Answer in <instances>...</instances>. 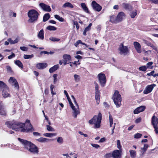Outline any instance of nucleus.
Wrapping results in <instances>:
<instances>
[{"instance_id":"0eeeda50","label":"nucleus","mask_w":158,"mask_h":158,"mask_svg":"<svg viewBox=\"0 0 158 158\" xmlns=\"http://www.w3.org/2000/svg\"><path fill=\"white\" fill-rule=\"evenodd\" d=\"M98 76L101 86L102 87H104L106 82L105 74L102 73H100L98 75Z\"/></svg>"},{"instance_id":"338daca9","label":"nucleus","mask_w":158,"mask_h":158,"mask_svg":"<svg viewBox=\"0 0 158 158\" xmlns=\"http://www.w3.org/2000/svg\"><path fill=\"white\" fill-rule=\"evenodd\" d=\"M150 47L151 48H152L153 49L155 50L156 51H157V48L156 46H155L153 44H152V45L150 46Z\"/></svg>"},{"instance_id":"c9c22d12","label":"nucleus","mask_w":158,"mask_h":158,"mask_svg":"<svg viewBox=\"0 0 158 158\" xmlns=\"http://www.w3.org/2000/svg\"><path fill=\"white\" fill-rule=\"evenodd\" d=\"M109 113V121H110V126L111 127H112V124L113 123V118L112 116Z\"/></svg>"},{"instance_id":"de8ad7c7","label":"nucleus","mask_w":158,"mask_h":158,"mask_svg":"<svg viewBox=\"0 0 158 158\" xmlns=\"http://www.w3.org/2000/svg\"><path fill=\"white\" fill-rule=\"evenodd\" d=\"M148 145L147 144H145L144 145V147L143 148H141V150L144 152L146 151L147 149L148 148Z\"/></svg>"},{"instance_id":"4be33fe9","label":"nucleus","mask_w":158,"mask_h":158,"mask_svg":"<svg viewBox=\"0 0 158 158\" xmlns=\"http://www.w3.org/2000/svg\"><path fill=\"white\" fill-rule=\"evenodd\" d=\"M9 92V88H7L2 90V95L4 98L10 97Z\"/></svg>"},{"instance_id":"c03bdc74","label":"nucleus","mask_w":158,"mask_h":158,"mask_svg":"<svg viewBox=\"0 0 158 158\" xmlns=\"http://www.w3.org/2000/svg\"><path fill=\"white\" fill-rule=\"evenodd\" d=\"M117 147L119 149V150H122V146L121 145L120 141L119 140H118L117 141Z\"/></svg>"},{"instance_id":"8fccbe9b","label":"nucleus","mask_w":158,"mask_h":158,"mask_svg":"<svg viewBox=\"0 0 158 158\" xmlns=\"http://www.w3.org/2000/svg\"><path fill=\"white\" fill-rule=\"evenodd\" d=\"M47 129L49 131H54V129L49 125H47Z\"/></svg>"},{"instance_id":"13d9d810","label":"nucleus","mask_w":158,"mask_h":158,"mask_svg":"<svg viewBox=\"0 0 158 158\" xmlns=\"http://www.w3.org/2000/svg\"><path fill=\"white\" fill-rule=\"evenodd\" d=\"M91 145L92 147L97 149H98V148L100 147V145L98 144L91 143Z\"/></svg>"},{"instance_id":"6ab92c4d","label":"nucleus","mask_w":158,"mask_h":158,"mask_svg":"<svg viewBox=\"0 0 158 158\" xmlns=\"http://www.w3.org/2000/svg\"><path fill=\"white\" fill-rule=\"evenodd\" d=\"M9 81L11 83H14V85L15 87L19 89V85L16 79L14 77H10L9 80Z\"/></svg>"},{"instance_id":"c85d7f7f","label":"nucleus","mask_w":158,"mask_h":158,"mask_svg":"<svg viewBox=\"0 0 158 158\" xmlns=\"http://www.w3.org/2000/svg\"><path fill=\"white\" fill-rule=\"evenodd\" d=\"M8 88L6 84L2 81H0V90H3Z\"/></svg>"},{"instance_id":"09e8293b","label":"nucleus","mask_w":158,"mask_h":158,"mask_svg":"<svg viewBox=\"0 0 158 158\" xmlns=\"http://www.w3.org/2000/svg\"><path fill=\"white\" fill-rule=\"evenodd\" d=\"M49 40L53 42L59 41L60 40V39L59 38H56L54 37H51L49 38Z\"/></svg>"},{"instance_id":"69168bd1","label":"nucleus","mask_w":158,"mask_h":158,"mask_svg":"<svg viewBox=\"0 0 158 158\" xmlns=\"http://www.w3.org/2000/svg\"><path fill=\"white\" fill-rule=\"evenodd\" d=\"M141 120V118L140 117H139L137 119H136L135 120V122L136 123H140Z\"/></svg>"},{"instance_id":"a19ab883","label":"nucleus","mask_w":158,"mask_h":158,"mask_svg":"<svg viewBox=\"0 0 158 158\" xmlns=\"http://www.w3.org/2000/svg\"><path fill=\"white\" fill-rule=\"evenodd\" d=\"M55 18L60 22H63L64 21V19L60 17L58 15H54Z\"/></svg>"},{"instance_id":"58836bf2","label":"nucleus","mask_w":158,"mask_h":158,"mask_svg":"<svg viewBox=\"0 0 158 158\" xmlns=\"http://www.w3.org/2000/svg\"><path fill=\"white\" fill-rule=\"evenodd\" d=\"M47 29L50 31H55L56 30V28L53 26H49L47 27Z\"/></svg>"},{"instance_id":"e2e57ef3","label":"nucleus","mask_w":158,"mask_h":158,"mask_svg":"<svg viewBox=\"0 0 158 158\" xmlns=\"http://www.w3.org/2000/svg\"><path fill=\"white\" fill-rule=\"evenodd\" d=\"M153 64V63L152 61H151L148 62L147 64V66L146 67L147 68H148L151 65H152Z\"/></svg>"},{"instance_id":"9b49d317","label":"nucleus","mask_w":158,"mask_h":158,"mask_svg":"<svg viewBox=\"0 0 158 158\" xmlns=\"http://www.w3.org/2000/svg\"><path fill=\"white\" fill-rule=\"evenodd\" d=\"M91 6L93 9L95 11L99 12L102 9V7L96 1H93L91 3Z\"/></svg>"},{"instance_id":"b1692460","label":"nucleus","mask_w":158,"mask_h":158,"mask_svg":"<svg viewBox=\"0 0 158 158\" xmlns=\"http://www.w3.org/2000/svg\"><path fill=\"white\" fill-rule=\"evenodd\" d=\"M92 25V23H90L89 24L88 26L85 29L83 32V35L85 36L87 35L86 32L89 31L90 30L91 28V27Z\"/></svg>"},{"instance_id":"5701e85b","label":"nucleus","mask_w":158,"mask_h":158,"mask_svg":"<svg viewBox=\"0 0 158 158\" xmlns=\"http://www.w3.org/2000/svg\"><path fill=\"white\" fill-rule=\"evenodd\" d=\"M59 68V65L58 64L55 65L49 69V71L50 73H53L56 71Z\"/></svg>"},{"instance_id":"bf43d9fd","label":"nucleus","mask_w":158,"mask_h":158,"mask_svg":"<svg viewBox=\"0 0 158 158\" xmlns=\"http://www.w3.org/2000/svg\"><path fill=\"white\" fill-rule=\"evenodd\" d=\"M82 42L81 40H79L77 41L74 44L75 46L77 47L78 46V45L81 44H82Z\"/></svg>"},{"instance_id":"cd10ccee","label":"nucleus","mask_w":158,"mask_h":158,"mask_svg":"<svg viewBox=\"0 0 158 158\" xmlns=\"http://www.w3.org/2000/svg\"><path fill=\"white\" fill-rule=\"evenodd\" d=\"M14 63L15 64L18 66L19 67L22 69L23 68V66L22 63L19 60H14Z\"/></svg>"},{"instance_id":"7c9ffc66","label":"nucleus","mask_w":158,"mask_h":158,"mask_svg":"<svg viewBox=\"0 0 158 158\" xmlns=\"http://www.w3.org/2000/svg\"><path fill=\"white\" fill-rule=\"evenodd\" d=\"M129 152L130 156L131 158H134L136 156V153L135 151L132 150H130Z\"/></svg>"},{"instance_id":"423d86ee","label":"nucleus","mask_w":158,"mask_h":158,"mask_svg":"<svg viewBox=\"0 0 158 158\" xmlns=\"http://www.w3.org/2000/svg\"><path fill=\"white\" fill-rule=\"evenodd\" d=\"M151 124L154 128V131L156 134H158V118L154 114L151 119Z\"/></svg>"},{"instance_id":"37998d69","label":"nucleus","mask_w":158,"mask_h":158,"mask_svg":"<svg viewBox=\"0 0 158 158\" xmlns=\"http://www.w3.org/2000/svg\"><path fill=\"white\" fill-rule=\"evenodd\" d=\"M50 89L51 90V93L52 94V96L56 94V93L54 92L53 91V89H54V85L52 84L50 86Z\"/></svg>"},{"instance_id":"4c0bfd02","label":"nucleus","mask_w":158,"mask_h":158,"mask_svg":"<svg viewBox=\"0 0 158 158\" xmlns=\"http://www.w3.org/2000/svg\"><path fill=\"white\" fill-rule=\"evenodd\" d=\"M37 141L40 142H46L47 140L48 139L47 138L43 137H40L36 140Z\"/></svg>"},{"instance_id":"20e7f679","label":"nucleus","mask_w":158,"mask_h":158,"mask_svg":"<svg viewBox=\"0 0 158 158\" xmlns=\"http://www.w3.org/2000/svg\"><path fill=\"white\" fill-rule=\"evenodd\" d=\"M102 119V114L99 112L97 115H94L93 118L89 120V123L91 124H94V128H98L100 127Z\"/></svg>"},{"instance_id":"79ce46f5","label":"nucleus","mask_w":158,"mask_h":158,"mask_svg":"<svg viewBox=\"0 0 158 158\" xmlns=\"http://www.w3.org/2000/svg\"><path fill=\"white\" fill-rule=\"evenodd\" d=\"M33 56L34 55L33 54L31 55L24 54L23 56V58L25 59H28L32 58Z\"/></svg>"},{"instance_id":"2eb2a0df","label":"nucleus","mask_w":158,"mask_h":158,"mask_svg":"<svg viewBox=\"0 0 158 158\" xmlns=\"http://www.w3.org/2000/svg\"><path fill=\"white\" fill-rule=\"evenodd\" d=\"M39 6L44 11L48 12H50L51 11L50 6L43 3H40L39 4Z\"/></svg>"},{"instance_id":"aec40b11","label":"nucleus","mask_w":158,"mask_h":158,"mask_svg":"<svg viewBox=\"0 0 158 158\" xmlns=\"http://www.w3.org/2000/svg\"><path fill=\"white\" fill-rule=\"evenodd\" d=\"M125 16V15L124 13L123 12H119L116 16L118 23L122 21L123 20V17Z\"/></svg>"},{"instance_id":"49530a36","label":"nucleus","mask_w":158,"mask_h":158,"mask_svg":"<svg viewBox=\"0 0 158 158\" xmlns=\"http://www.w3.org/2000/svg\"><path fill=\"white\" fill-rule=\"evenodd\" d=\"M147 69V68L145 66H142L140 67L139 68V69L140 71H142L143 72L145 71Z\"/></svg>"},{"instance_id":"ea45409f","label":"nucleus","mask_w":158,"mask_h":158,"mask_svg":"<svg viewBox=\"0 0 158 158\" xmlns=\"http://www.w3.org/2000/svg\"><path fill=\"white\" fill-rule=\"evenodd\" d=\"M74 80L76 82H78L80 81V78L79 75L75 74L74 75Z\"/></svg>"},{"instance_id":"2f4dec72","label":"nucleus","mask_w":158,"mask_h":158,"mask_svg":"<svg viewBox=\"0 0 158 158\" xmlns=\"http://www.w3.org/2000/svg\"><path fill=\"white\" fill-rule=\"evenodd\" d=\"M50 15L49 13L45 14L43 16V21L45 22L47 21L50 18Z\"/></svg>"},{"instance_id":"39448f33","label":"nucleus","mask_w":158,"mask_h":158,"mask_svg":"<svg viewBox=\"0 0 158 158\" xmlns=\"http://www.w3.org/2000/svg\"><path fill=\"white\" fill-rule=\"evenodd\" d=\"M112 99L117 107H120L121 105L122 98L121 95L117 90H115L112 97Z\"/></svg>"},{"instance_id":"6e6552de","label":"nucleus","mask_w":158,"mask_h":158,"mask_svg":"<svg viewBox=\"0 0 158 158\" xmlns=\"http://www.w3.org/2000/svg\"><path fill=\"white\" fill-rule=\"evenodd\" d=\"M94 83L95 89V99L97 103L99 104L100 98V92L99 90V87L98 84L96 82H94Z\"/></svg>"},{"instance_id":"4468645a","label":"nucleus","mask_w":158,"mask_h":158,"mask_svg":"<svg viewBox=\"0 0 158 158\" xmlns=\"http://www.w3.org/2000/svg\"><path fill=\"white\" fill-rule=\"evenodd\" d=\"M119 50L120 52L122 53H124L125 55L129 52V50L127 46H124L123 43H122L120 45L119 48Z\"/></svg>"},{"instance_id":"680f3d73","label":"nucleus","mask_w":158,"mask_h":158,"mask_svg":"<svg viewBox=\"0 0 158 158\" xmlns=\"http://www.w3.org/2000/svg\"><path fill=\"white\" fill-rule=\"evenodd\" d=\"M15 53L13 52H12L11 55H9L8 56V58L9 59H11L15 57Z\"/></svg>"},{"instance_id":"4d7b16f0","label":"nucleus","mask_w":158,"mask_h":158,"mask_svg":"<svg viewBox=\"0 0 158 158\" xmlns=\"http://www.w3.org/2000/svg\"><path fill=\"white\" fill-rule=\"evenodd\" d=\"M142 136V135L140 133H137L135 134L134 135V137L136 139H138L141 137Z\"/></svg>"},{"instance_id":"6e6d98bb","label":"nucleus","mask_w":158,"mask_h":158,"mask_svg":"<svg viewBox=\"0 0 158 158\" xmlns=\"http://www.w3.org/2000/svg\"><path fill=\"white\" fill-rule=\"evenodd\" d=\"M6 69L8 72L10 73H11L12 72V69L10 66H7L6 67Z\"/></svg>"},{"instance_id":"bb28decb","label":"nucleus","mask_w":158,"mask_h":158,"mask_svg":"<svg viewBox=\"0 0 158 158\" xmlns=\"http://www.w3.org/2000/svg\"><path fill=\"white\" fill-rule=\"evenodd\" d=\"M123 8L126 10H131L132 9V6L131 5L128 3H123Z\"/></svg>"},{"instance_id":"e433bc0d","label":"nucleus","mask_w":158,"mask_h":158,"mask_svg":"<svg viewBox=\"0 0 158 158\" xmlns=\"http://www.w3.org/2000/svg\"><path fill=\"white\" fill-rule=\"evenodd\" d=\"M130 16L132 18H134L137 15V10H135L134 11H132L130 13Z\"/></svg>"},{"instance_id":"a878e982","label":"nucleus","mask_w":158,"mask_h":158,"mask_svg":"<svg viewBox=\"0 0 158 158\" xmlns=\"http://www.w3.org/2000/svg\"><path fill=\"white\" fill-rule=\"evenodd\" d=\"M110 21L113 23H118L117 17L115 15H112L110 16Z\"/></svg>"},{"instance_id":"f704fd0d","label":"nucleus","mask_w":158,"mask_h":158,"mask_svg":"<svg viewBox=\"0 0 158 158\" xmlns=\"http://www.w3.org/2000/svg\"><path fill=\"white\" fill-rule=\"evenodd\" d=\"M56 134L55 133H46L44 134V135L46 137H51L56 135Z\"/></svg>"},{"instance_id":"f257e3e1","label":"nucleus","mask_w":158,"mask_h":158,"mask_svg":"<svg viewBox=\"0 0 158 158\" xmlns=\"http://www.w3.org/2000/svg\"><path fill=\"white\" fill-rule=\"evenodd\" d=\"M6 124L8 127L13 130L16 131H19L23 132L28 133L34 131L30 120L28 119H27L24 123L13 120L12 121H6Z\"/></svg>"},{"instance_id":"f03ea898","label":"nucleus","mask_w":158,"mask_h":158,"mask_svg":"<svg viewBox=\"0 0 158 158\" xmlns=\"http://www.w3.org/2000/svg\"><path fill=\"white\" fill-rule=\"evenodd\" d=\"M18 140L23 145L24 148L28 150L34 154H38L39 152L38 147L35 144L26 140L18 138Z\"/></svg>"},{"instance_id":"864d4df0","label":"nucleus","mask_w":158,"mask_h":158,"mask_svg":"<svg viewBox=\"0 0 158 158\" xmlns=\"http://www.w3.org/2000/svg\"><path fill=\"white\" fill-rule=\"evenodd\" d=\"M73 24L74 25L76 26V28L77 30H78L79 28V26L78 23L77 21H74Z\"/></svg>"},{"instance_id":"f3484780","label":"nucleus","mask_w":158,"mask_h":158,"mask_svg":"<svg viewBox=\"0 0 158 158\" xmlns=\"http://www.w3.org/2000/svg\"><path fill=\"white\" fill-rule=\"evenodd\" d=\"M135 49L138 53L141 52V46L140 44L137 42H134L133 43Z\"/></svg>"},{"instance_id":"5fc2aeb1","label":"nucleus","mask_w":158,"mask_h":158,"mask_svg":"<svg viewBox=\"0 0 158 158\" xmlns=\"http://www.w3.org/2000/svg\"><path fill=\"white\" fill-rule=\"evenodd\" d=\"M57 141L58 143L61 144L63 143V140L61 137H59L57 139Z\"/></svg>"},{"instance_id":"393cba45","label":"nucleus","mask_w":158,"mask_h":158,"mask_svg":"<svg viewBox=\"0 0 158 158\" xmlns=\"http://www.w3.org/2000/svg\"><path fill=\"white\" fill-rule=\"evenodd\" d=\"M81 7L85 12L87 13L90 14L89 11L85 3H82L81 4Z\"/></svg>"},{"instance_id":"603ef678","label":"nucleus","mask_w":158,"mask_h":158,"mask_svg":"<svg viewBox=\"0 0 158 158\" xmlns=\"http://www.w3.org/2000/svg\"><path fill=\"white\" fill-rule=\"evenodd\" d=\"M143 41L145 44H146L147 45L150 47L151 45H152V44L151 42L146 40H144Z\"/></svg>"},{"instance_id":"72a5a7b5","label":"nucleus","mask_w":158,"mask_h":158,"mask_svg":"<svg viewBox=\"0 0 158 158\" xmlns=\"http://www.w3.org/2000/svg\"><path fill=\"white\" fill-rule=\"evenodd\" d=\"M63 7H68L70 8H73V5L72 4H71L69 2L65 3L63 5Z\"/></svg>"},{"instance_id":"a211bd4d","label":"nucleus","mask_w":158,"mask_h":158,"mask_svg":"<svg viewBox=\"0 0 158 158\" xmlns=\"http://www.w3.org/2000/svg\"><path fill=\"white\" fill-rule=\"evenodd\" d=\"M48 64L46 63H41L37 64L36 67L39 69H43L47 67Z\"/></svg>"},{"instance_id":"412c9836","label":"nucleus","mask_w":158,"mask_h":158,"mask_svg":"<svg viewBox=\"0 0 158 158\" xmlns=\"http://www.w3.org/2000/svg\"><path fill=\"white\" fill-rule=\"evenodd\" d=\"M69 104L71 107L74 111V117L75 118H76L77 114L79 113V111L77 110L76 108H75V106H74L72 102L69 103Z\"/></svg>"},{"instance_id":"473e14b6","label":"nucleus","mask_w":158,"mask_h":158,"mask_svg":"<svg viewBox=\"0 0 158 158\" xmlns=\"http://www.w3.org/2000/svg\"><path fill=\"white\" fill-rule=\"evenodd\" d=\"M19 39L17 38L14 41L12 40L11 38H9L8 39V41L11 44H14L17 43L19 41Z\"/></svg>"},{"instance_id":"c756f323","label":"nucleus","mask_w":158,"mask_h":158,"mask_svg":"<svg viewBox=\"0 0 158 158\" xmlns=\"http://www.w3.org/2000/svg\"><path fill=\"white\" fill-rule=\"evenodd\" d=\"M38 37L39 39L41 40H43L44 38V31L43 29H41L39 32Z\"/></svg>"},{"instance_id":"dca6fc26","label":"nucleus","mask_w":158,"mask_h":158,"mask_svg":"<svg viewBox=\"0 0 158 158\" xmlns=\"http://www.w3.org/2000/svg\"><path fill=\"white\" fill-rule=\"evenodd\" d=\"M146 109L145 106H142L136 108L134 111V114H138L140 112L144 111Z\"/></svg>"},{"instance_id":"a18cd8bd","label":"nucleus","mask_w":158,"mask_h":158,"mask_svg":"<svg viewBox=\"0 0 158 158\" xmlns=\"http://www.w3.org/2000/svg\"><path fill=\"white\" fill-rule=\"evenodd\" d=\"M112 153H106L104 155V157L105 158H110L111 157H112Z\"/></svg>"},{"instance_id":"1a4fd4ad","label":"nucleus","mask_w":158,"mask_h":158,"mask_svg":"<svg viewBox=\"0 0 158 158\" xmlns=\"http://www.w3.org/2000/svg\"><path fill=\"white\" fill-rule=\"evenodd\" d=\"M156 86V85L155 84L148 85L143 90V93L144 94H148L150 93Z\"/></svg>"},{"instance_id":"7ed1b4c3","label":"nucleus","mask_w":158,"mask_h":158,"mask_svg":"<svg viewBox=\"0 0 158 158\" xmlns=\"http://www.w3.org/2000/svg\"><path fill=\"white\" fill-rule=\"evenodd\" d=\"M39 14L35 10L31 9L27 13V15L29 18L28 21L30 23H34L36 22L38 19Z\"/></svg>"},{"instance_id":"3c124183","label":"nucleus","mask_w":158,"mask_h":158,"mask_svg":"<svg viewBox=\"0 0 158 158\" xmlns=\"http://www.w3.org/2000/svg\"><path fill=\"white\" fill-rule=\"evenodd\" d=\"M58 75L57 74H55L53 75V77L54 78L53 83L54 84H56V82L57 81V77Z\"/></svg>"},{"instance_id":"774afa93","label":"nucleus","mask_w":158,"mask_h":158,"mask_svg":"<svg viewBox=\"0 0 158 158\" xmlns=\"http://www.w3.org/2000/svg\"><path fill=\"white\" fill-rule=\"evenodd\" d=\"M106 140V139L105 138L103 137L99 141V143H102L105 142Z\"/></svg>"},{"instance_id":"f8f14e48","label":"nucleus","mask_w":158,"mask_h":158,"mask_svg":"<svg viewBox=\"0 0 158 158\" xmlns=\"http://www.w3.org/2000/svg\"><path fill=\"white\" fill-rule=\"evenodd\" d=\"M122 153V151L121 150H115L112 152V158H121Z\"/></svg>"},{"instance_id":"052dcab7","label":"nucleus","mask_w":158,"mask_h":158,"mask_svg":"<svg viewBox=\"0 0 158 158\" xmlns=\"http://www.w3.org/2000/svg\"><path fill=\"white\" fill-rule=\"evenodd\" d=\"M20 49L21 50L24 51H27L28 50V48L27 47L24 46L21 47Z\"/></svg>"},{"instance_id":"ddd939ff","label":"nucleus","mask_w":158,"mask_h":158,"mask_svg":"<svg viewBox=\"0 0 158 158\" xmlns=\"http://www.w3.org/2000/svg\"><path fill=\"white\" fill-rule=\"evenodd\" d=\"M7 115L6 110L2 102L0 101V115L6 116Z\"/></svg>"},{"instance_id":"0e129e2a","label":"nucleus","mask_w":158,"mask_h":158,"mask_svg":"<svg viewBox=\"0 0 158 158\" xmlns=\"http://www.w3.org/2000/svg\"><path fill=\"white\" fill-rule=\"evenodd\" d=\"M148 1L152 3L158 4V0H148Z\"/></svg>"},{"instance_id":"9d476101","label":"nucleus","mask_w":158,"mask_h":158,"mask_svg":"<svg viewBox=\"0 0 158 158\" xmlns=\"http://www.w3.org/2000/svg\"><path fill=\"white\" fill-rule=\"evenodd\" d=\"M63 64L64 65L67 64H69V62L72 60V58L71 56L69 54H65L63 56Z\"/></svg>"}]
</instances>
